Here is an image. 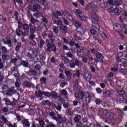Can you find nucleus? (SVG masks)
Wrapping results in <instances>:
<instances>
[{"instance_id":"28","label":"nucleus","mask_w":127,"mask_h":127,"mask_svg":"<svg viewBox=\"0 0 127 127\" xmlns=\"http://www.w3.org/2000/svg\"><path fill=\"white\" fill-rule=\"evenodd\" d=\"M95 56L97 59H100V58H101V59H104L105 58V57L99 52H97L95 54Z\"/></svg>"},{"instance_id":"39","label":"nucleus","mask_w":127,"mask_h":127,"mask_svg":"<svg viewBox=\"0 0 127 127\" xmlns=\"http://www.w3.org/2000/svg\"><path fill=\"white\" fill-rule=\"evenodd\" d=\"M73 76L79 78L80 77V71L79 70H77L76 72L73 73Z\"/></svg>"},{"instance_id":"30","label":"nucleus","mask_w":127,"mask_h":127,"mask_svg":"<svg viewBox=\"0 0 127 127\" xmlns=\"http://www.w3.org/2000/svg\"><path fill=\"white\" fill-rule=\"evenodd\" d=\"M98 8V4H96L95 3H91V9L92 10H94L96 11L97 10Z\"/></svg>"},{"instance_id":"51","label":"nucleus","mask_w":127,"mask_h":127,"mask_svg":"<svg viewBox=\"0 0 127 127\" xmlns=\"http://www.w3.org/2000/svg\"><path fill=\"white\" fill-rule=\"evenodd\" d=\"M40 81H41V84H42V82L44 83V84H46V78L44 77H42L40 78Z\"/></svg>"},{"instance_id":"52","label":"nucleus","mask_w":127,"mask_h":127,"mask_svg":"<svg viewBox=\"0 0 127 127\" xmlns=\"http://www.w3.org/2000/svg\"><path fill=\"white\" fill-rule=\"evenodd\" d=\"M90 52L93 55H96L97 54V50L95 49H90Z\"/></svg>"},{"instance_id":"4","label":"nucleus","mask_w":127,"mask_h":127,"mask_svg":"<svg viewBox=\"0 0 127 127\" xmlns=\"http://www.w3.org/2000/svg\"><path fill=\"white\" fill-rule=\"evenodd\" d=\"M123 0H119L118 1H114L113 0H108L107 1V4L110 5V6H119L123 4Z\"/></svg>"},{"instance_id":"42","label":"nucleus","mask_w":127,"mask_h":127,"mask_svg":"<svg viewBox=\"0 0 127 127\" xmlns=\"http://www.w3.org/2000/svg\"><path fill=\"white\" fill-rule=\"evenodd\" d=\"M119 72L121 73V74H127V70L126 68H121Z\"/></svg>"},{"instance_id":"6","label":"nucleus","mask_w":127,"mask_h":127,"mask_svg":"<svg viewBox=\"0 0 127 127\" xmlns=\"http://www.w3.org/2000/svg\"><path fill=\"white\" fill-rule=\"evenodd\" d=\"M80 64V62L75 58L74 59H72L70 61L69 63V67L71 69H74L76 67V66H78Z\"/></svg>"},{"instance_id":"37","label":"nucleus","mask_w":127,"mask_h":127,"mask_svg":"<svg viewBox=\"0 0 127 127\" xmlns=\"http://www.w3.org/2000/svg\"><path fill=\"white\" fill-rule=\"evenodd\" d=\"M80 116L79 115H76L75 117L74 118V121L75 123H78L81 121V119H80Z\"/></svg>"},{"instance_id":"56","label":"nucleus","mask_w":127,"mask_h":127,"mask_svg":"<svg viewBox=\"0 0 127 127\" xmlns=\"http://www.w3.org/2000/svg\"><path fill=\"white\" fill-rule=\"evenodd\" d=\"M39 126H45V122L43 120H41L39 122Z\"/></svg>"},{"instance_id":"13","label":"nucleus","mask_w":127,"mask_h":127,"mask_svg":"<svg viewBox=\"0 0 127 127\" xmlns=\"http://www.w3.org/2000/svg\"><path fill=\"white\" fill-rule=\"evenodd\" d=\"M1 120L2 121L0 120V127H3V126H4V124H6L8 122V121H7V119H6V118L4 116L1 117Z\"/></svg>"},{"instance_id":"18","label":"nucleus","mask_w":127,"mask_h":127,"mask_svg":"<svg viewBox=\"0 0 127 127\" xmlns=\"http://www.w3.org/2000/svg\"><path fill=\"white\" fill-rule=\"evenodd\" d=\"M23 26V25H18V29H17L16 30V34L19 37L21 36V34H20L19 32H22V31L20 30V28H22Z\"/></svg>"},{"instance_id":"26","label":"nucleus","mask_w":127,"mask_h":127,"mask_svg":"<svg viewBox=\"0 0 127 127\" xmlns=\"http://www.w3.org/2000/svg\"><path fill=\"white\" fill-rule=\"evenodd\" d=\"M62 12L63 13V15L64 16L68 15V17H72V14L70 12H68L66 9L64 11L62 10Z\"/></svg>"},{"instance_id":"50","label":"nucleus","mask_w":127,"mask_h":127,"mask_svg":"<svg viewBox=\"0 0 127 127\" xmlns=\"http://www.w3.org/2000/svg\"><path fill=\"white\" fill-rule=\"evenodd\" d=\"M30 31L33 34L35 33L36 31V26H34L33 28H31V29H30Z\"/></svg>"},{"instance_id":"62","label":"nucleus","mask_w":127,"mask_h":127,"mask_svg":"<svg viewBox=\"0 0 127 127\" xmlns=\"http://www.w3.org/2000/svg\"><path fill=\"white\" fill-rule=\"evenodd\" d=\"M96 91L98 94H102V89L101 88H97Z\"/></svg>"},{"instance_id":"58","label":"nucleus","mask_w":127,"mask_h":127,"mask_svg":"<svg viewBox=\"0 0 127 127\" xmlns=\"http://www.w3.org/2000/svg\"><path fill=\"white\" fill-rule=\"evenodd\" d=\"M38 1L42 5H44L45 2H46V0H38Z\"/></svg>"},{"instance_id":"46","label":"nucleus","mask_w":127,"mask_h":127,"mask_svg":"<svg viewBox=\"0 0 127 127\" xmlns=\"http://www.w3.org/2000/svg\"><path fill=\"white\" fill-rule=\"evenodd\" d=\"M61 57L62 58V60H63L64 61H65V60H66L68 62H69V61H70V60H69V59L68 58H67L66 57H65V56L61 55Z\"/></svg>"},{"instance_id":"20","label":"nucleus","mask_w":127,"mask_h":127,"mask_svg":"<svg viewBox=\"0 0 127 127\" xmlns=\"http://www.w3.org/2000/svg\"><path fill=\"white\" fill-rule=\"evenodd\" d=\"M76 55L78 57H83L84 56V51L83 49H81L79 51L76 52Z\"/></svg>"},{"instance_id":"43","label":"nucleus","mask_w":127,"mask_h":127,"mask_svg":"<svg viewBox=\"0 0 127 127\" xmlns=\"http://www.w3.org/2000/svg\"><path fill=\"white\" fill-rule=\"evenodd\" d=\"M102 100H101L100 99H96L95 100V103L98 106H100V105H102Z\"/></svg>"},{"instance_id":"38","label":"nucleus","mask_w":127,"mask_h":127,"mask_svg":"<svg viewBox=\"0 0 127 127\" xmlns=\"http://www.w3.org/2000/svg\"><path fill=\"white\" fill-rule=\"evenodd\" d=\"M82 21H84L85 22H87L88 21V17L85 16H81V17L79 18Z\"/></svg>"},{"instance_id":"40","label":"nucleus","mask_w":127,"mask_h":127,"mask_svg":"<svg viewBox=\"0 0 127 127\" xmlns=\"http://www.w3.org/2000/svg\"><path fill=\"white\" fill-rule=\"evenodd\" d=\"M23 27L24 30H28L29 29V26L28 25V24L27 23L24 24Z\"/></svg>"},{"instance_id":"64","label":"nucleus","mask_w":127,"mask_h":127,"mask_svg":"<svg viewBox=\"0 0 127 127\" xmlns=\"http://www.w3.org/2000/svg\"><path fill=\"white\" fill-rule=\"evenodd\" d=\"M69 44L70 46H71V47H73V46H74L75 45V41H73L72 40H71L69 42Z\"/></svg>"},{"instance_id":"17","label":"nucleus","mask_w":127,"mask_h":127,"mask_svg":"<svg viewBox=\"0 0 127 127\" xmlns=\"http://www.w3.org/2000/svg\"><path fill=\"white\" fill-rule=\"evenodd\" d=\"M22 125L23 127H30V123H29V121H28V120L27 119H25L22 121Z\"/></svg>"},{"instance_id":"53","label":"nucleus","mask_w":127,"mask_h":127,"mask_svg":"<svg viewBox=\"0 0 127 127\" xmlns=\"http://www.w3.org/2000/svg\"><path fill=\"white\" fill-rule=\"evenodd\" d=\"M92 7V3H89L86 7H85V10H89V9H91Z\"/></svg>"},{"instance_id":"41","label":"nucleus","mask_w":127,"mask_h":127,"mask_svg":"<svg viewBox=\"0 0 127 127\" xmlns=\"http://www.w3.org/2000/svg\"><path fill=\"white\" fill-rule=\"evenodd\" d=\"M118 101H120V102H124V101H125V98L124 97V96L122 95L118 96Z\"/></svg>"},{"instance_id":"44","label":"nucleus","mask_w":127,"mask_h":127,"mask_svg":"<svg viewBox=\"0 0 127 127\" xmlns=\"http://www.w3.org/2000/svg\"><path fill=\"white\" fill-rule=\"evenodd\" d=\"M43 94L44 96L47 97L48 98H50V97H51V94L49 92L43 91Z\"/></svg>"},{"instance_id":"1","label":"nucleus","mask_w":127,"mask_h":127,"mask_svg":"<svg viewBox=\"0 0 127 127\" xmlns=\"http://www.w3.org/2000/svg\"><path fill=\"white\" fill-rule=\"evenodd\" d=\"M80 95L81 101H83V100L85 99L86 104H90V103H91L92 97H91V94H90L88 92H84L83 91H81Z\"/></svg>"},{"instance_id":"57","label":"nucleus","mask_w":127,"mask_h":127,"mask_svg":"<svg viewBox=\"0 0 127 127\" xmlns=\"http://www.w3.org/2000/svg\"><path fill=\"white\" fill-rule=\"evenodd\" d=\"M108 11L110 12H115V8H114V6L110 7L108 9Z\"/></svg>"},{"instance_id":"10","label":"nucleus","mask_w":127,"mask_h":127,"mask_svg":"<svg viewBox=\"0 0 127 127\" xmlns=\"http://www.w3.org/2000/svg\"><path fill=\"white\" fill-rule=\"evenodd\" d=\"M113 27L115 30H116L117 32H118L119 33L122 32V30H123V27L120 24H115L113 26Z\"/></svg>"},{"instance_id":"34","label":"nucleus","mask_w":127,"mask_h":127,"mask_svg":"<svg viewBox=\"0 0 127 127\" xmlns=\"http://www.w3.org/2000/svg\"><path fill=\"white\" fill-rule=\"evenodd\" d=\"M21 64L22 66L25 67V68H27L28 67V62L26 61H22Z\"/></svg>"},{"instance_id":"9","label":"nucleus","mask_w":127,"mask_h":127,"mask_svg":"<svg viewBox=\"0 0 127 127\" xmlns=\"http://www.w3.org/2000/svg\"><path fill=\"white\" fill-rule=\"evenodd\" d=\"M83 78H84L86 81H90V80L92 79V74L89 71L84 72Z\"/></svg>"},{"instance_id":"45","label":"nucleus","mask_w":127,"mask_h":127,"mask_svg":"<svg viewBox=\"0 0 127 127\" xmlns=\"http://www.w3.org/2000/svg\"><path fill=\"white\" fill-rule=\"evenodd\" d=\"M17 61H18V59H17L16 58H15L11 60L10 63H13V64H15V63H17Z\"/></svg>"},{"instance_id":"33","label":"nucleus","mask_w":127,"mask_h":127,"mask_svg":"<svg viewBox=\"0 0 127 127\" xmlns=\"http://www.w3.org/2000/svg\"><path fill=\"white\" fill-rule=\"evenodd\" d=\"M43 105L44 106H48V107H51V106H52V102H50V100H45Z\"/></svg>"},{"instance_id":"23","label":"nucleus","mask_w":127,"mask_h":127,"mask_svg":"<svg viewBox=\"0 0 127 127\" xmlns=\"http://www.w3.org/2000/svg\"><path fill=\"white\" fill-rule=\"evenodd\" d=\"M77 32L81 33V34H84L86 32V30L83 27H79L76 29Z\"/></svg>"},{"instance_id":"60","label":"nucleus","mask_w":127,"mask_h":127,"mask_svg":"<svg viewBox=\"0 0 127 127\" xmlns=\"http://www.w3.org/2000/svg\"><path fill=\"white\" fill-rule=\"evenodd\" d=\"M65 85H68V83L66 82H62L60 84V87H62V88H63L64 87H65Z\"/></svg>"},{"instance_id":"22","label":"nucleus","mask_w":127,"mask_h":127,"mask_svg":"<svg viewBox=\"0 0 127 127\" xmlns=\"http://www.w3.org/2000/svg\"><path fill=\"white\" fill-rule=\"evenodd\" d=\"M13 1L15 5H16V3H17L20 6L23 5V0H13Z\"/></svg>"},{"instance_id":"8","label":"nucleus","mask_w":127,"mask_h":127,"mask_svg":"<svg viewBox=\"0 0 127 127\" xmlns=\"http://www.w3.org/2000/svg\"><path fill=\"white\" fill-rule=\"evenodd\" d=\"M53 119V120H55V121H56L58 125H61L63 122V121H64V119L62 118V116L60 114H58L57 117L54 116Z\"/></svg>"},{"instance_id":"19","label":"nucleus","mask_w":127,"mask_h":127,"mask_svg":"<svg viewBox=\"0 0 127 127\" xmlns=\"http://www.w3.org/2000/svg\"><path fill=\"white\" fill-rule=\"evenodd\" d=\"M76 16H77V17H78V18H79L80 17H81V15H82V11H81L80 9H76L75 12H74Z\"/></svg>"},{"instance_id":"55","label":"nucleus","mask_w":127,"mask_h":127,"mask_svg":"<svg viewBox=\"0 0 127 127\" xmlns=\"http://www.w3.org/2000/svg\"><path fill=\"white\" fill-rule=\"evenodd\" d=\"M36 21H37V19H35L33 17H31V22L32 24H35Z\"/></svg>"},{"instance_id":"12","label":"nucleus","mask_w":127,"mask_h":127,"mask_svg":"<svg viewBox=\"0 0 127 127\" xmlns=\"http://www.w3.org/2000/svg\"><path fill=\"white\" fill-rule=\"evenodd\" d=\"M111 95H112V92L110 90H105L103 91V98H109L111 96Z\"/></svg>"},{"instance_id":"7","label":"nucleus","mask_w":127,"mask_h":127,"mask_svg":"<svg viewBox=\"0 0 127 127\" xmlns=\"http://www.w3.org/2000/svg\"><path fill=\"white\" fill-rule=\"evenodd\" d=\"M5 103L6 106H11V107H15L16 106V103L14 102L15 99L13 98V101L11 102L8 98H4L3 99Z\"/></svg>"},{"instance_id":"31","label":"nucleus","mask_w":127,"mask_h":127,"mask_svg":"<svg viewBox=\"0 0 127 127\" xmlns=\"http://www.w3.org/2000/svg\"><path fill=\"white\" fill-rule=\"evenodd\" d=\"M23 85L25 86V87H26V88H30V87H31L30 82L27 80L24 81Z\"/></svg>"},{"instance_id":"15","label":"nucleus","mask_w":127,"mask_h":127,"mask_svg":"<svg viewBox=\"0 0 127 127\" xmlns=\"http://www.w3.org/2000/svg\"><path fill=\"white\" fill-rule=\"evenodd\" d=\"M64 74L67 76V80H71L72 79V72L70 70H65Z\"/></svg>"},{"instance_id":"2","label":"nucleus","mask_w":127,"mask_h":127,"mask_svg":"<svg viewBox=\"0 0 127 127\" xmlns=\"http://www.w3.org/2000/svg\"><path fill=\"white\" fill-rule=\"evenodd\" d=\"M46 42L47 43V49L46 51L47 52H51V50L53 51V52H56L57 51V48L55 46V45L53 44L52 45L51 43H50V42L49 41V39H47L46 40Z\"/></svg>"},{"instance_id":"48","label":"nucleus","mask_w":127,"mask_h":127,"mask_svg":"<svg viewBox=\"0 0 127 127\" xmlns=\"http://www.w3.org/2000/svg\"><path fill=\"white\" fill-rule=\"evenodd\" d=\"M1 51L3 53H7V49L4 46H2L1 48Z\"/></svg>"},{"instance_id":"35","label":"nucleus","mask_w":127,"mask_h":127,"mask_svg":"<svg viewBox=\"0 0 127 127\" xmlns=\"http://www.w3.org/2000/svg\"><path fill=\"white\" fill-rule=\"evenodd\" d=\"M35 94L37 95V97H39L40 98H41L44 95L43 92L40 91H36Z\"/></svg>"},{"instance_id":"59","label":"nucleus","mask_w":127,"mask_h":127,"mask_svg":"<svg viewBox=\"0 0 127 127\" xmlns=\"http://www.w3.org/2000/svg\"><path fill=\"white\" fill-rule=\"evenodd\" d=\"M70 50L71 51L72 53L75 54L76 53V52L77 51V49L74 47H72L70 49Z\"/></svg>"},{"instance_id":"5","label":"nucleus","mask_w":127,"mask_h":127,"mask_svg":"<svg viewBox=\"0 0 127 127\" xmlns=\"http://www.w3.org/2000/svg\"><path fill=\"white\" fill-rule=\"evenodd\" d=\"M90 16L93 24H98V23H99L100 19L99 18V17L96 12H92L90 14Z\"/></svg>"},{"instance_id":"25","label":"nucleus","mask_w":127,"mask_h":127,"mask_svg":"<svg viewBox=\"0 0 127 127\" xmlns=\"http://www.w3.org/2000/svg\"><path fill=\"white\" fill-rule=\"evenodd\" d=\"M101 105L104 107V108H106V109H109V108H110V104H109V102H108V101H103Z\"/></svg>"},{"instance_id":"63","label":"nucleus","mask_w":127,"mask_h":127,"mask_svg":"<svg viewBox=\"0 0 127 127\" xmlns=\"http://www.w3.org/2000/svg\"><path fill=\"white\" fill-rule=\"evenodd\" d=\"M11 70L12 72H17L18 70V69L15 67H12L11 68Z\"/></svg>"},{"instance_id":"14","label":"nucleus","mask_w":127,"mask_h":127,"mask_svg":"<svg viewBox=\"0 0 127 127\" xmlns=\"http://www.w3.org/2000/svg\"><path fill=\"white\" fill-rule=\"evenodd\" d=\"M60 28L61 30H63L62 33L64 34H66V33H68V28L66 26H65L64 24H62Z\"/></svg>"},{"instance_id":"16","label":"nucleus","mask_w":127,"mask_h":127,"mask_svg":"<svg viewBox=\"0 0 127 127\" xmlns=\"http://www.w3.org/2000/svg\"><path fill=\"white\" fill-rule=\"evenodd\" d=\"M114 13L115 15H117V16L121 15V14H122V10L119 9V6H115Z\"/></svg>"},{"instance_id":"36","label":"nucleus","mask_w":127,"mask_h":127,"mask_svg":"<svg viewBox=\"0 0 127 127\" xmlns=\"http://www.w3.org/2000/svg\"><path fill=\"white\" fill-rule=\"evenodd\" d=\"M21 47V42H18L17 45L16 46V47L15 48V51L18 52L19 51V49Z\"/></svg>"},{"instance_id":"47","label":"nucleus","mask_w":127,"mask_h":127,"mask_svg":"<svg viewBox=\"0 0 127 127\" xmlns=\"http://www.w3.org/2000/svg\"><path fill=\"white\" fill-rule=\"evenodd\" d=\"M118 93L119 95H120L119 96H124V95L126 94V91H125V90H122L118 91Z\"/></svg>"},{"instance_id":"24","label":"nucleus","mask_w":127,"mask_h":127,"mask_svg":"<svg viewBox=\"0 0 127 127\" xmlns=\"http://www.w3.org/2000/svg\"><path fill=\"white\" fill-rule=\"evenodd\" d=\"M107 120H113V119H114V113L112 112L107 113Z\"/></svg>"},{"instance_id":"3","label":"nucleus","mask_w":127,"mask_h":127,"mask_svg":"<svg viewBox=\"0 0 127 127\" xmlns=\"http://www.w3.org/2000/svg\"><path fill=\"white\" fill-rule=\"evenodd\" d=\"M40 9H41V6L39 4H35L33 5L32 11H33V12H35V11L37 12L33 14L34 16H38L40 13H41Z\"/></svg>"},{"instance_id":"49","label":"nucleus","mask_w":127,"mask_h":127,"mask_svg":"<svg viewBox=\"0 0 127 127\" xmlns=\"http://www.w3.org/2000/svg\"><path fill=\"white\" fill-rule=\"evenodd\" d=\"M45 44V40H41L40 41V48H43V45Z\"/></svg>"},{"instance_id":"32","label":"nucleus","mask_w":127,"mask_h":127,"mask_svg":"<svg viewBox=\"0 0 127 127\" xmlns=\"http://www.w3.org/2000/svg\"><path fill=\"white\" fill-rule=\"evenodd\" d=\"M96 24L95 25H92L91 26L93 29L96 30H100V25H99V23L97 24Z\"/></svg>"},{"instance_id":"61","label":"nucleus","mask_w":127,"mask_h":127,"mask_svg":"<svg viewBox=\"0 0 127 127\" xmlns=\"http://www.w3.org/2000/svg\"><path fill=\"white\" fill-rule=\"evenodd\" d=\"M124 112H127V106H125L123 109L119 110V112H121V113H123Z\"/></svg>"},{"instance_id":"21","label":"nucleus","mask_w":127,"mask_h":127,"mask_svg":"<svg viewBox=\"0 0 127 127\" xmlns=\"http://www.w3.org/2000/svg\"><path fill=\"white\" fill-rule=\"evenodd\" d=\"M42 19L43 22H44V23H43V25H44V26H45V28H47V25H46V24H48V20L45 17H43Z\"/></svg>"},{"instance_id":"54","label":"nucleus","mask_w":127,"mask_h":127,"mask_svg":"<svg viewBox=\"0 0 127 127\" xmlns=\"http://www.w3.org/2000/svg\"><path fill=\"white\" fill-rule=\"evenodd\" d=\"M66 56H67V57H68L69 58H71V59H74V56H73V54H72L70 53H67L66 54Z\"/></svg>"},{"instance_id":"29","label":"nucleus","mask_w":127,"mask_h":127,"mask_svg":"<svg viewBox=\"0 0 127 127\" xmlns=\"http://www.w3.org/2000/svg\"><path fill=\"white\" fill-rule=\"evenodd\" d=\"M26 74H28V75H37V71L35 70H29L26 72Z\"/></svg>"},{"instance_id":"11","label":"nucleus","mask_w":127,"mask_h":127,"mask_svg":"<svg viewBox=\"0 0 127 127\" xmlns=\"http://www.w3.org/2000/svg\"><path fill=\"white\" fill-rule=\"evenodd\" d=\"M71 22L73 26H75V27H76V29H77V28L81 27V26L82 25V24L80 23V22L76 21L75 19H72L71 20Z\"/></svg>"},{"instance_id":"27","label":"nucleus","mask_w":127,"mask_h":127,"mask_svg":"<svg viewBox=\"0 0 127 127\" xmlns=\"http://www.w3.org/2000/svg\"><path fill=\"white\" fill-rule=\"evenodd\" d=\"M78 88H79V82L78 81V79H76L73 84V89L74 90L77 91Z\"/></svg>"}]
</instances>
